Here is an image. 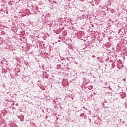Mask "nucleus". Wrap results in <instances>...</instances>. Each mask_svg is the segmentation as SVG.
<instances>
[{
	"mask_svg": "<svg viewBox=\"0 0 127 127\" xmlns=\"http://www.w3.org/2000/svg\"><path fill=\"white\" fill-rule=\"evenodd\" d=\"M123 123H125V122H123Z\"/></svg>",
	"mask_w": 127,
	"mask_h": 127,
	"instance_id": "obj_7",
	"label": "nucleus"
},
{
	"mask_svg": "<svg viewBox=\"0 0 127 127\" xmlns=\"http://www.w3.org/2000/svg\"><path fill=\"white\" fill-rule=\"evenodd\" d=\"M88 89H89L90 90L93 89V86L91 85L89 87Z\"/></svg>",
	"mask_w": 127,
	"mask_h": 127,
	"instance_id": "obj_1",
	"label": "nucleus"
},
{
	"mask_svg": "<svg viewBox=\"0 0 127 127\" xmlns=\"http://www.w3.org/2000/svg\"><path fill=\"white\" fill-rule=\"evenodd\" d=\"M120 121H122V119H120Z\"/></svg>",
	"mask_w": 127,
	"mask_h": 127,
	"instance_id": "obj_6",
	"label": "nucleus"
},
{
	"mask_svg": "<svg viewBox=\"0 0 127 127\" xmlns=\"http://www.w3.org/2000/svg\"><path fill=\"white\" fill-rule=\"evenodd\" d=\"M80 117H84V115H83V114H80Z\"/></svg>",
	"mask_w": 127,
	"mask_h": 127,
	"instance_id": "obj_3",
	"label": "nucleus"
},
{
	"mask_svg": "<svg viewBox=\"0 0 127 127\" xmlns=\"http://www.w3.org/2000/svg\"><path fill=\"white\" fill-rule=\"evenodd\" d=\"M123 98H126V94L125 93L123 94Z\"/></svg>",
	"mask_w": 127,
	"mask_h": 127,
	"instance_id": "obj_2",
	"label": "nucleus"
},
{
	"mask_svg": "<svg viewBox=\"0 0 127 127\" xmlns=\"http://www.w3.org/2000/svg\"><path fill=\"white\" fill-rule=\"evenodd\" d=\"M124 81H126V79H124Z\"/></svg>",
	"mask_w": 127,
	"mask_h": 127,
	"instance_id": "obj_5",
	"label": "nucleus"
},
{
	"mask_svg": "<svg viewBox=\"0 0 127 127\" xmlns=\"http://www.w3.org/2000/svg\"><path fill=\"white\" fill-rule=\"evenodd\" d=\"M92 57H93V58H94L95 56H94V55H93V56H92Z\"/></svg>",
	"mask_w": 127,
	"mask_h": 127,
	"instance_id": "obj_4",
	"label": "nucleus"
}]
</instances>
